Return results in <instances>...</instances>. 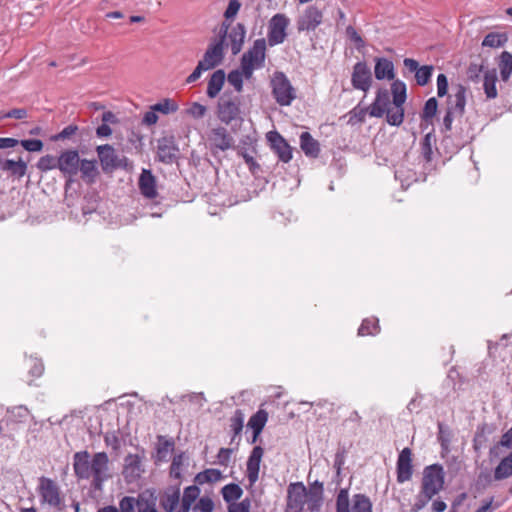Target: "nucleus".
<instances>
[{
    "label": "nucleus",
    "instance_id": "49530a36",
    "mask_svg": "<svg viewBox=\"0 0 512 512\" xmlns=\"http://www.w3.org/2000/svg\"><path fill=\"white\" fill-rule=\"evenodd\" d=\"M152 109H154V111L167 115L176 112L178 110V104L174 100L166 98L152 105Z\"/></svg>",
    "mask_w": 512,
    "mask_h": 512
},
{
    "label": "nucleus",
    "instance_id": "8fccbe9b",
    "mask_svg": "<svg viewBox=\"0 0 512 512\" xmlns=\"http://www.w3.org/2000/svg\"><path fill=\"white\" fill-rule=\"evenodd\" d=\"M106 447L118 452L121 448V439L116 431H108L103 436Z\"/></svg>",
    "mask_w": 512,
    "mask_h": 512
},
{
    "label": "nucleus",
    "instance_id": "4be33fe9",
    "mask_svg": "<svg viewBox=\"0 0 512 512\" xmlns=\"http://www.w3.org/2000/svg\"><path fill=\"white\" fill-rule=\"evenodd\" d=\"M138 184L144 197L154 199L157 196L156 179L150 170L143 169Z\"/></svg>",
    "mask_w": 512,
    "mask_h": 512
},
{
    "label": "nucleus",
    "instance_id": "ea45409f",
    "mask_svg": "<svg viewBox=\"0 0 512 512\" xmlns=\"http://www.w3.org/2000/svg\"><path fill=\"white\" fill-rule=\"evenodd\" d=\"M507 42V36L503 33H496L491 32L488 33L483 41L482 46L483 47H490V48H499L503 46Z\"/></svg>",
    "mask_w": 512,
    "mask_h": 512
},
{
    "label": "nucleus",
    "instance_id": "e433bc0d",
    "mask_svg": "<svg viewBox=\"0 0 512 512\" xmlns=\"http://www.w3.org/2000/svg\"><path fill=\"white\" fill-rule=\"evenodd\" d=\"M391 93L393 96V104L396 106L404 105L406 101V85L400 80H396L391 85Z\"/></svg>",
    "mask_w": 512,
    "mask_h": 512
},
{
    "label": "nucleus",
    "instance_id": "37998d69",
    "mask_svg": "<svg viewBox=\"0 0 512 512\" xmlns=\"http://www.w3.org/2000/svg\"><path fill=\"white\" fill-rule=\"evenodd\" d=\"M244 425V413L237 409L230 418V429L233 432L232 440L242 432Z\"/></svg>",
    "mask_w": 512,
    "mask_h": 512
},
{
    "label": "nucleus",
    "instance_id": "c756f323",
    "mask_svg": "<svg viewBox=\"0 0 512 512\" xmlns=\"http://www.w3.org/2000/svg\"><path fill=\"white\" fill-rule=\"evenodd\" d=\"M79 171L81 172V177L83 180L89 183L94 182L98 175L96 161L80 159Z\"/></svg>",
    "mask_w": 512,
    "mask_h": 512
},
{
    "label": "nucleus",
    "instance_id": "774afa93",
    "mask_svg": "<svg viewBox=\"0 0 512 512\" xmlns=\"http://www.w3.org/2000/svg\"><path fill=\"white\" fill-rule=\"evenodd\" d=\"M229 512H249V503H246L245 501L239 502V503H231L228 506Z\"/></svg>",
    "mask_w": 512,
    "mask_h": 512
},
{
    "label": "nucleus",
    "instance_id": "e2e57ef3",
    "mask_svg": "<svg viewBox=\"0 0 512 512\" xmlns=\"http://www.w3.org/2000/svg\"><path fill=\"white\" fill-rule=\"evenodd\" d=\"M157 121H158L157 111H154V109H152V106H151L150 110L144 114L142 123L147 126H152V125H155L157 123Z\"/></svg>",
    "mask_w": 512,
    "mask_h": 512
},
{
    "label": "nucleus",
    "instance_id": "412c9836",
    "mask_svg": "<svg viewBox=\"0 0 512 512\" xmlns=\"http://www.w3.org/2000/svg\"><path fill=\"white\" fill-rule=\"evenodd\" d=\"M178 148L173 140L162 138L158 141L157 157L160 162L171 164L177 158Z\"/></svg>",
    "mask_w": 512,
    "mask_h": 512
},
{
    "label": "nucleus",
    "instance_id": "393cba45",
    "mask_svg": "<svg viewBox=\"0 0 512 512\" xmlns=\"http://www.w3.org/2000/svg\"><path fill=\"white\" fill-rule=\"evenodd\" d=\"M268 421V413L264 409H259L255 414H253L248 423V428L253 431V439L252 443L256 442L259 435L261 434L263 428L265 427Z\"/></svg>",
    "mask_w": 512,
    "mask_h": 512
},
{
    "label": "nucleus",
    "instance_id": "79ce46f5",
    "mask_svg": "<svg viewBox=\"0 0 512 512\" xmlns=\"http://www.w3.org/2000/svg\"><path fill=\"white\" fill-rule=\"evenodd\" d=\"M36 167L41 172H47L53 169H58V157L53 155H44L39 158Z\"/></svg>",
    "mask_w": 512,
    "mask_h": 512
},
{
    "label": "nucleus",
    "instance_id": "f257e3e1",
    "mask_svg": "<svg viewBox=\"0 0 512 512\" xmlns=\"http://www.w3.org/2000/svg\"><path fill=\"white\" fill-rule=\"evenodd\" d=\"M73 469L78 479L91 480L97 490L102 489L103 483L111 477L106 452H97L92 458L88 451L76 452L73 456Z\"/></svg>",
    "mask_w": 512,
    "mask_h": 512
},
{
    "label": "nucleus",
    "instance_id": "a211bd4d",
    "mask_svg": "<svg viewBox=\"0 0 512 512\" xmlns=\"http://www.w3.org/2000/svg\"><path fill=\"white\" fill-rule=\"evenodd\" d=\"M264 454L261 446H255L247 461L246 475L250 485L255 484L259 479L260 463Z\"/></svg>",
    "mask_w": 512,
    "mask_h": 512
},
{
    "label": "nucleus",
    "instance_id": "a878e982",
    "mask_svg": "<svg viewBox=\"0 0 512 512\" xmlns=\"http://www.w3.org/2000/svg\"><path fill=\"white\" fill-rule=\"evenodd\" d=\"M466 88L459 84L454 88V93L451 98L450 110L454 111L457 115L463 116L466 106Z\"/></svg>",
    "mask_w": 512,
    "mask_h": 512
},
{
    "label": "nucleus",
    "instance_id": "0eeeda50",
    "mask_svg": "<svg viewBox=\"0 0 512 512\" xmlns=\"http://www.w3.org/2000/svg\"><path fill=\"white\" fill-rule=\"evenodd\" d=\"M289 24V18L283 13H277L270 19L267 33V40L270 46H275L285 41Z\"/></svg>",
    "mask_w": 512,
    "mask_h": 512
},
{
    "label": "nucleus",
    "instance_id": "5701e85b",
    "mask_svg": "<svg viewBox=\"0 0 512 512\" xmlns=\"http://www.w3.org/2000/svg\"><path fill=\"white\" fill-rule=\"evenodd\" d=\"M375 77L378 80H393L395 78L394 64L391 60L380 57L375 59Z\"/></svg>",
    "mask_w": 512,
    "mask_h": 512
},
{
    "label": "nucleus",
    "instance_id": "338daca9",
    "mask_svg": "<svg viewBox=\"0 0 512 512\" xmlns=\"http://www.w3.org/2000/svg\"><path fill=\"white\" fill-rule=\"evenodd\" d=\"M241 155L252 173H255L256 170L260 169V165L257 163L253 156L246 152H242Z\"/></svg>",
    "mask_w": 512,
    "mask_h": 512
},
{
    "label": "nucleus",
    "instance_id": "473e14b6",
    "mask_svg": "<svg viewBox=\"0 0 512 512\" xmlns=\"http://www.w3.org/2000/svg\"><path fill=\"white\" fill-rule=\"evenodd\" d=\"M497 75L495 71H488L484 74L483 89L488 99H494L497 97Z\"/></svg>",
    "mask_w": 512,
    "mask_h": 512
},
{
    "label": "nucleus",
    "instance_id": "f704fd0d",
    "mask_svg": "<svg viewBox=\"0 0 512 512\" xmlns=\"http://www.w3.org/2000/svg\"><path fill=\"white\" fill-rule=\"evenodd\" d=\"M222 479V472L218 469L209 468L198 473L195 477V481L202 485L205 483H216Z\"/></svg>",
    "mask_w": 512,
    "mask_h": 512
},
{
    "label": "nucleus",
    "instance_id": "7c9ffc66",
    "mask_svg": "<svg viewBox=\"0 0 512 512\" xmlns=\"http://www.w3.org/2000/svg\"><path fill=\"white\" fill-rule=\"evenodd\" d=\"M2 168L3 170L10 172L12 176L21 178L27 172V163L23 161L21 158H19V160L17 161L7 159L4 161Z\"/></svg>",
    "mask_w": 512,
    "mask_h": 512
},
{
    "label": "nucleus",
    "instance_id": "cd10ccee",
    "mask_svg": "<svg viewBox=\"0 0 512 512\" xmlns=\"http://www.w3.org/2000/svg\"><path fill=\"white\" fill-rule=\"evenodd\" d=\"M245 34V27L240 23L234 26L228 33V39L230 41L231 52L233 55H236L241 51Z\"/></svg>",
    "mask_w": 512,
    "mask_h": 512
},
{
    "label": "nucleus",
    "instance_id": "6e6552de",
    "mask_svg": "<svg viewBox=\"0 0 512 512\" xmlns=\"http://www.w3.org/2000/svg\"><path fill=\"white\" fill-rule=\"evenodd\" d=\"M144 459V450L136 454L129 453L125 456L122 474L127 482L138 480L145 472Z\"/></svg>",
    "mask_w": 512,
    "mask_h": 512
},
{
    "label": "nucleus",
    "instance_id": "f8f14e48",
    "mask_svg": "<svg viewBox=\"0 0 512 512\" xmlns=\"http://www.w3.org/2000/svg\"><path fill=\"white\" fill-rule=\"evenodd\" d=\"M308 498V492L303 483H292L288 487L287 512H301Z\"/></svg>",
    "mask_w": 512,
    "mask_h": 512
},
{
    "label": "nucleus",
    "instance_id": "a19ab883",
    "mask_svg": "<svg viewBox=\"0 0 512 512\" xmlns=\"http://www.w3.org/2000/svg\"><path fill=\"white\" fill-rule=\"evenodd\" d=\"M352 512H372L370 499L363 494H356L353 498Z\"/></svg>",
    "mask_w": 512,
    "mask_h": 512
},
{
    "label": "nucleus",
    "instance_id": "9b49d317",
    "mask_svg": "<svg viewBox=\"0 0 512 512\" xmlns=\"http://www.w3.org/2000/svg\"><path fill=\"white\" fill-rule=\"evenodd\" d=\"M323 22V12L315 5L308 6L297 20L299 32L315 31Z\"/></svg>",
    "mask_w": 512,
    "mask_h": 512
},
{
    "label": "nucleus",
    "instance_id": "09e8293b",
    "mask_svg": "<svg viewBox=\"0 0 512 512\" xmlns=\"http://www.w3.org/2000/svg\"><path fill=\"white\" fill-rule=\"evenodd\" d=\"M228 82L235 88V90L240 93L243 90V78H245V74L243 69L233 70L228 74Z\"/></svg>",
    "mask_w": 512,
    "mask_h": 512
},
{
    "label": "nucleus",
    "instance_id": "0e129e2a",
    "mask_svg": "<svg viewBox=\"0 0 512 512\" xmlns=\"http://www.w3.org/2000/svg\"><path fill=\"white\" fill-rule=\"evenodd\" d=\"M232 450L229 448H221L217 454L219 464L227 466L231 458Z\"/></svg>",
    "mask_w": 512,
    "mask_h": 512
},
{
    "label": "nucleus",
    "instance_id": "aec40b11",
    "mask_svg": "<svg viewBox=\"0 0 512 512\" xmlns=\"http://www.w3.org/2000/svg\"><path fill=\"white\" fill-rule=\"evenodd\" d=\"M391 106L390 95L386 89H379L374 102L369 106L368 111L371 117H382Z\"/></svg>",
    "mask_w": 512,
    "mask_h": 512
},
{
    "label": "nucleus",
    "instance_id": "b1692460",
    "mask_svg": "<svg viewBox=\"0 0 512 512\" xmlns=\"http://www.w3.org/2000/svg\"><path fill=\"white\" fill-rule=\"evenodd\" d=\"M180 502L179 486L170 487L160 497V506L165 512H173Z\"/></svg>",
    "mask_w": 512,
    "mask_h": 512
},
{
    "label": "nucleus",
    "instance_id": "58836bf2",
    "mask_svg": "<svg viewBox=\"0 0 512 512\" xmlns=\"http://www.w3.org/2000/svg\"><path fill=\"white\" fill-rule=\"evenodd\" d=\"M242 494H243V491H242L241 487L239 485H237V484H234V483L225 485L222 488L223 499L227 503H230V504L231 503H235V501L240 499Z\"/></svg>",
    "mask_w": 512,
    "mask_h": 512
},
{
    "label": "nucleus",
    "instance_id": "6e6d98bb",
    "mask_svg": "<svg viewBox=\"0 0 512 512\" xmlns=\"http://www.w3.org/2000/svg\"><path fill=\"white\" fill-rule=\"evenodd\" d=\"M77 131H78V126L68 125L61 132H59L56 135H53L51 137V140L52 141H60V140L69 139L70 137L75 135Z\"/></svg>",
    "mask_w": 512,
    "mask_h": 512
},
{
    "label": "nucleus",
    "instance_id": "3c124183",
    "mask_svg": "<svg viewBox=\"0 0 512 512\" xmlns=\"http://www.w3.org/2000/svg\"><path fill=\"white\" fill-rule=\"evenodd\" d=\"M346 36L347 38L355 45V47L360 50L365 47V41L362 36L356 31V29L352 26H348L346 28Z\"/></svg>",
    "mask_w": 512,
    "mask_h": 512
},
{
    "label": "nucleus",
    "instance_id": "6ab92c4d",
    "mask_svg": "<svg viewBox=\"0 0 512 512\" xmlns=\"http://www.w3.org/2000/svg\"><path fill=\"white\" fill-rule=\"evenodd\" d=\"M404 66L410 72H415L416 83L419 86H425L430 81L433 72V66L424 65L419 67L418 62L411 58L404 59Z\"/></svg>",
    "mask_w": 512,
    "mask_h": 512
},
{
    "label": "nucleus",
    "instance_id": "423d86ee",
    "mask_svg": "<svg viewBox=\"0 0 512 512\" xmlns=\"http://www.w3.org/2000/svg\"><path fill=\"white\" fill-rule=\"evenodd\" d=\"M207 145L212 155L216 156L220 151L225 152L232 149L234 138L225 127L217 126L208 132Z\"/></svg>",
    "mask_w": 512,
    "mask_h": 512
},
{
    "label": "nucleus",
    "instance_id": "f03ea898",
    "mask_svg": "<svg viewBox=\"0 0 512 512\" xmlns=\"http://www.w3.org/2000/svg\"><path fill=\"white\" fill-rule=\"evenodd\" d=\"M444 486V470L441 465L427 466L423 471L421 489L411 507L412 512H419L437 495Z\"/></svg>",
    "mask_w": 512,
    "mask_h": 512
},
{
    "label": "nucleus",
    "instance_id": "c9c22d12",
    "mask_svg": "<svg viewBox=\"0 0 512 512\" xmlns=\"http://www.w3.org/2000/svg\"><path fill=\"white\" fill-rule=\"evenodd\" d=\"M386 119L390 125L399 126L404 120V108L403 105L396 106L392 105L386 111Z\"/></svg>",
    "mask_w": 512,
    "mask_h": 512
},
{
    "label": "nucleus",
    "instance_id": "4468645a",
    "mask_svg": "<svg viewBox=\"0 0 512 512\" xmlns=\"http://www.w3.org/2000/svg\"><path fill=\"white\" fill-rule=\"evenodd\" d=\"M98 158L104 172H112L124 166L123 160L116 153V150L109 144L100 145L96 148Z\"/></svg>",
    "mask_w": 512,
    "mask_h": 512
},
{
    "label": "nucleus",
    "instance_id": "5fc2aeb1",
    "mask_svg": "<svg viewBox=\"0 0 512 512\" xmlns=\"http://www.w3.org/2000/svg\"><path fill=\"white\" fill-rule=\"evenodd\" d=\"M19 143L28 152H39L43 149V142L39 139H26Z\"/></svg>",
    "mask_w": 512,
    "mask_h": 512
},
{
    "label": "nucleus",
    "instance_id": "7ed1b4c3",
    "mask_svg": "<svg viewBox=\"0 0 512 512\" xmlns=\"http://www.w3.org/2000/svg\"><path fill=\"white\" fill-rule=\"evenodd\" d=\"M265 57L266 40L264 38L255 40L252 47L241 57L240 68L243 69L245 79H251L254 71L264 66Z\"/></svg>",
    "mask_w": 512,
    "mask_h": 512
},
{
    "label": "nucleus",
    "instance_id": "de8ad7c7",
    "mask_svg": "<svg viewBox=\"0 0 512 512\" xmlns=\"http://www.w3.org/2000/svg\"><path fill=\"white\" fill-rule=\"evenodd\" d=\"M336 512H351L349 493L346 489H341L336 498Z\"/></svg>",
    "mask_w": 512,
    "mask_h": 512
},
{
    "label": "nucleus",
    "instance_id": "bf43d9fd",
    "mask_svg": "<svg viewBox=\"0 0 512 512\" xmlns=\"http://www.w3.org/2000/svg\"><path fill=\"white\" fill-rule=\"evenodd\" d=\"M136 500L133 497L125 496L119 502V512H135Z\"/></svg>",
    "mask_w": 512,
    "mask_h": 512
},
{
    "label": "nucleus",
    "instance_id": "864d4df0",
    "mask_svg": "<svg viewBox=\"0 0 512 512\" xmlns=\"http://www.w3.org/2000/svg\"><path fill=\"white\" fill-rule=\"evenodd\" d=\"M183 458L181 455H177L173 458L170 465V476L175 479H180L182 476Z\"/></svg>",
    "mask_w": 512,
    "mask_h": 512
},
{
    "label": "nucleus",
    "instance_id": "72a5a7b5",
    "mask_svg": "<svg viewBox=\"0 0 512 512\" xmlns=\"http://www.w3.org/2000/svg\"><path fill=\"white\" fill-rule=\"evenodd\" d=\"M380 326L379 321L375 317L365 318L359 329H358V335L360 336H373L379 333Z\"/></svg>",
    "mask_w": 512,
    "mask_h": 512
},
{
    "label": "nucleus",
    "instance_id": "680f3d73",
    "mask_svg": "<svg viewBox=\"0 0 512 512\" xmlns=\"http://www.w3.org/2000/svg\"><path fill=\"white\" fill-rule=\"evenodd\" d=\"M240 2L238 0H230L228 7L224 13L225 18L230 19L236 16L240 9Z\"/></svg>",
    "mask_w": 512,
    "mask_h": 512
},
{
    "label": "nucleus",
    "instance_id": "2f4dec72",
    "mask_svg": "<svg viewBox=\"0 0 512 512\" xmlns=\"http://www.w3.org/2000/svg\"><path fill=\"white\" fill-rule=\"evenodd\" d=\"M512 475V451L508 456L503 458L494 471L496 480L506 479Z\"/></svg>",
    "mask_w": 512,
    "mask_h": 512
},
{
    "label": "nucleus",
    "instance_id": "4c0bfd02",
    "mask_svg": "<svg viewBox=\"0 0 512 512\" xmlns=\"http://www.w3.org/2000/svg\"><path fill=\"white\" fill-rule=\"evenodd\" d=\"M500 75L503 81H508L512 73V54L504 51L500 56L499 63Z\"/></svg>",
    "mask_w": 512,
    "mask_h": 512
},
{
    "label": "nucleus",
    "instance_id": "ddd939ff",
    "mask_svg": "<svg viewBox=\"0 0 512 512\" xmlns=\"http://www.w3.org/2000/svg\"><path fill=\"white\" fill-rule=\"evenodd\" d=\"M227 29L223 31V35L218 40L213 41L207 48L203 59L199 61L206 69L211 70L219 65L223 59V43Z\"/></svg>",
    "mask_w": 512,
    "mask_h": 512
},
{
    "label": "nucleus",
    "instance_id": "2eb2a0df",
    "mask_svg": "<svg viewBox=\"0 0 512 512\" xmlns=\"http://www.w3.org/2000/svg\"><path fill=\"white\" fill-rule=\"evenodd\" d=\"M372 73L366 62H357L351 76L352 86L367 93L372 85Z\"/></svg>",
    "mask_w": 512,
    "mask_h": 512
},
{
    "label": "nucleus",
    "instance_id": "c85d7f7f",
    "mask_svg": "<svg viewBox=\"0 0 512 512\" xmlns=\"http://www.w3.org/2000/svg\"><path fill=\"white\" fill-rule=\"evenodd\" d=\"M225 82V73L223 70H217L211 75L207 85V96L211 99L215 98Z\"/></svg>",
    "mask_w": 512,
    "mask_h": 512
},
{
    "label": "nucleus",
    "instance_id": "603ef678",
    "mask_svg": "<svg viewBox=\"0 0 512 512\" xmlns=\"http://www.w3.org/2000/svg\"><path fill=\"white\" fill-rule=\"evenodd\" d=\"M438 103L436 98L432 97L428 99L424 105L422 118L424 120H429L433 118L437 112Z\"/></svg>",
    "mask_w": 512,
    "mask_h": 512
},
{
    "label": "nucleus",
    "instance_id": "f3484780",
    "mask_svg": "<svg viewBox=\"0 0 512 512\" xmlns=\"http://www.w3.org/2000/svg\"><path fill=\"white\" fill-rule=\"evenodd\" d=\"M412 476V452L410 448H404L397 460V481L404 483Z\"/></svg>",
    "mask_w": 512,
    "mask_h": 512
},
{
    "label": "nucleus",
    "instance_id": "bb28decb",
    "mask_svg": "<svg viewBox=\"0 0 512 512\" xmlns=\"http://www.w3.org/2000/svg\"><path fill=\"white\" fill-rule=\"evenodd\" d=\"M300 147L308 157L317 158L320 154V144L309 132L300 135Z\"/></svg>",
    "mask_w": 512,
    "mask_h": 512
},
{
    "label": "nucleus",
    "instance_id": "39448f33",
    "mask_svg": "<svg viewBox=\"0 0 512 512\" xmlns=\"http://www.w3.org/2000/svg\"><path fill=\"white\" fill-rule=\"evenodd\" d=\"M241 114L240 98L233 94L224 93L217 104V116L219 120L228 125L239 118Z\"/></svg>",
    "mask_w": 512,
    "mask_h": 512
},
{
    "label": "nucleus",
    "instance_id": "4d7b16f0",
    "mask_svg": "<svg viewBox=\"0 0 512 512\" xmlns=\"http://www.w3.org/2000/svg\"><path fill=\"white\" fill-rule=\"evenodd\" d=\"M214 509L213 500L210 497L204 496L201 497L196 505L194 506V510L200 512H212Z\"/></svg>",
    "mask_w": 512,
    "mask_h": 512
},
{
    "label": "nucleus",
    "instance_id": "dca6fc26",
    "mask_svg": "<svg viewBox=\"0 0 512 512\" xmlns=\"http://www.w3.org/2000/svg\"><path fill=\"white\" fill-rule=\"evenodd\" d=\"M267 140L271 149L275 154H277L279 160L284 163H288L292 159V148L279 132H268Z\"/></svg>",
    "mask_w": 512,
    "mask_h": 512
},
{
    "label": "nucleus",
    "instance_id": "1a4fd4ad",
    "mask_svg": "<svg viewBox=\"0 0 512 512\" xmlns=\"http://www.w3.org/2000/svg\"><path fill=\"white\" fill-rule=\"evenodd\" d=\"M38 493L41 497V502L44 504L52 507H59L62 504L59 486L48 477H41L39 479Z\"/></svg>",
    "mask_w": 512,
    "mask_h": 512
},
{
    "label": "nucleus",
    "instance_id": "13d9d810",
    "mask_svg": "<svg viewBox=\"0 0 512 512\" xmlns=\"http://www.w3.org/2000/svg\"><path fill=\"white\" fill-rule=\"evenodd\" d=\"M206 112L207 108L197 102L192 103L191 106L186 110V113L195 119L204 117Z\"/></svg>",
    "mask_w": 512,
    "mask_h": 512
},
{
    "label": "nucleus",
    "instance_id": "9d476101",
    "mask_svg": "<svg viewBox=\"0 0 512 512\" xmlns=\"http://www.w3.org/2000/svg\"><path fill=\"white\" fill-rule=\"evenodd\" d=\"M80 156L75 149H66L61 151L58 156V169L65 176L68 177V182L79 172Z\"/></svg>",
    "mask_w": 512,
    "mask_h": 512
},
{
    "label": "nucleus",
    "instance_id": "c03bdc74",
    "mask_svg": "<svg viewBox=\"0 0 512 512\" xmlns=\"http://www.w3.org/2000/svg\"><path fill=\"white\" fill-rule=\"evenodd\" d=\"M139 512H157L155 498L151 494L149 497H145L141 494L136 502Z\"/></svg>",
    "mask_w": 512,
    "mask_h": 512
},
{
    "label": "nucleus",
    "instance_id": "69168bd1",
    "mask_svg": "<svg viewBox=\"0 0 512 512\" xmlns=\"http://www.w3.org/2000/svg\"><path fill=\"white\" fill-rule=\"evenodd\" d=\"M422 153L427 161L431 160L432 147L429 134H427L422 141Z\"/></svg>",
    "mask_w": 512,
    "mask_h": 512
},
{
    "label": "nucleus",
    "instance_id": "20e7f679",
    "mask_svg": "<svg viewBox=\"0 0 512 512\" xmlns=\"http://www.w3.org/2000/svg\"><path fill=\"white\" fill-rule=\"evenodd\" d=\"M275 101L280 106H289L296 98V90L283 72H275L270 80Z\"/></svg>",
    "mask_w": 512,
    "mask_h": 512
},
{
    "label": "nucleus",
    "instance_id": "052dcab7",
    "mask_svg": "<svg viewBox=\"0 0 512 512\" xmlns=\"http://www.w3.org/2000/svg\"><path fill=\"white\" fill-rule=\"evenodd\" d=\"M448 91V80L444 74H439L437 77V95L443 97Z\"/></svg>",
    "mask_w": 512,
    "mask_h": 512
},
{
    "label": "nucleus",
    "instance_id": "a18cd8bd",
    "mask_svg": "<svg viewBox=\"0 0 512 512\" xmlns=\"http://www.w3.org/2000/svg\"><path fill=\"white\" fill-rule=\"evenodd\" d=\"M200 489L195 486H188L184 489V493L181 499V505L191 508L192 504L199 497Z\"/></svg>",
    "mask_w": 512,
    "mask_h": 512
}]
</instances>
